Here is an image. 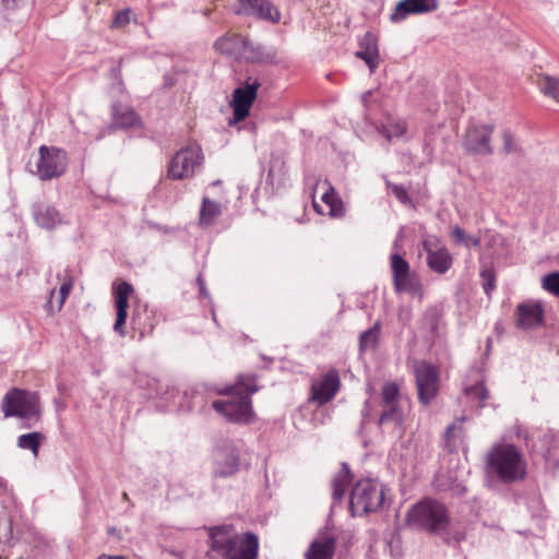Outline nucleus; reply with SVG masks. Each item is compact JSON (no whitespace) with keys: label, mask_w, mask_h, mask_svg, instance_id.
<instances>
[{"label":"nucleus","mask_w":559,"mask_h":559,"mask_svg":"<svg viewBox=\"0 0 559 559\" xmlns=\"http://www.w3.org/2000/svg\"><path fill=\"white\" fill-rule=\"evenodd\" d=\"M259 390L255 376L241 374L236 383L221 391L226 397L212 403V407L230 423L248 424L253 416L251 395Z\"/></svg>","instance_id":"nucleus-1"},{"label":"nucleus","mask_w":559,"mask_h":559,"mask_svg":"<svg viewBox=\"0 0 559 559\" xmlns=\"http://www.w3.org/2000/svg\"><path fill=\"white\" fill-rule=\"evenodd\" d=\"M210 550L223 559H258L259 538L252 533L237 534L233 525L207 528Z\"/></svg>","instance_id":"nucleus-2"},{"label":"nucleus","mask_w":559,"mask_h":559,"mask_svg":"<svg viewBox=\"0 0 559 559\" xmlns=\"http://www.w3.org/2000/svg\"><path fill=\"white\" fill-rule=\"evenodd\" d=\"M451 518L447 507L432 498H425L409 508L406 514L407 525L435 535H444Z\"/></svg>","instance_id":"nucleus-3"},{"label":"nucleus","mask_w":559,"mask_h":559,"mask_svg":"<svg viewBox=\"0 0 559 559\" xmlns=\"http://www.w3.org/2000/svg\"><path fill=\"white\" fill-rule=\"evenodd\" d=\"M487 473L503 483L523 479L526 469L522 454L516 447L508 443L497 444L487 454Z\"/></svg>","instance_id":"nucleus-4"},{"label":"nucleus","mask_w":559,"mask_h":559,"mask_svg":"<svg viewBox=\"0 0 559 559\" xmlns=\"http://www.w3.org/2000/svg\"><path fill=\"white\" fill-rule=\"evenodd\" d=\"M383 485L376 479H360L350 491L349 509L353 515L377 512L383 504Z\"/></svg>","instance_id":"nucleus-5"},{"label":"nucleus","mask_w":559,"mask_h":559,"mask_svg":"<svg viewBox=\"0 0 559 559\" xmlns=\"http://www.w3.org/2000/svg\"><path fill=\"white\" fill-rule=\"evenodd\" d=\"M2 412L5 418L37 420L40 415L39 397L35 392L13 388L3 396Z\"/></svg>","instance_id":"nucleus-6"},{"label":"nucleus","mask_w":559,"mask_h":559,"mask_svg":"<svg viewBox=\"0 0 559 559\" xmlns=\"http://www.w3.org/2000/svg\"><path fill=\"white\" fill-rule=\"evenodd\" d=\"M204 162L202 148L198 144H190L179 150L168 164L167 176L173 180L190 179L200 169Z\"/></svg>","instance_id":"nucleus-7"},{"label":"nucleus","mask_w":559,"mask_h":559,"mask_svg":"<svg viewBox=\"0 0 559 559\" xmlns=\"http://www.w3.org/2000/svg\"><path fill=\"white\" fill-rule=\"evenodd\" d=\"M412 369L415 377L418 401L427 406L439 392V369L426 360H414Z\"/></svg>","instance_id":"nucleus-8"},{"label":"nucleus","mask_w":559,"mask_h":559,"mask_svg":"<svg viewBox=\"0 0 559 559\" xmlns=\"http://www.w3.org/2000/svg\"><path fill=\"white\" fill-rule=\"evenodd\" d=\"M68 158L63 150L41 145L39 147V157L36 162L34 174L40 180H51L63 175L67 170Z\"/></svg>","instance_id":"nucleus-9"},{"label":"nucleus","mask_w":559,"mask_h":559,"mask_svg":"<svg viewBox=\"0 0 559 559\" xmlns=\"http://www.w3.org/2000/svg\"><path fill=\"white\" fill-rule=\"evenodd\" d=\"M493 130L495 128L491 124L469 126L462 141L465 152L476 155H490L492 153L490 140Z\"/></svg>","instance_id":"nucleus-10"},{"label":"nucleus","mask_w":559,"mask_h":559,"mask_svg":"<svg viewBox=\"0 0 559 559\" xmlns=\"http://www.w3.org/2000/svg\"><path fill=\"white\" fill-rule=\"evenodd\" d=\"M341 389V378L337 369L330 368L318 380L311 383L310 400L318 407L330 403Z\"/></svg>","instance_id":"nucleus-11"},{"label":"nucleus","mask_w":559,"mask_h":559,"mask_svg":"<svg viewBox=\"0 0 559 559\" xmlns=\"http://www.w3.org/2000/svg\"><path fill=\"white\" fill-rule=\"evenodd\" d=\"M260 86L261 84L257 79L248 78L243 86L237 87L233 92L231 107L235 122L242 121L248 117Z\"/></svg>","instance_id":"nucleus-12"},{"label":"nucleus","mask_w":559,"mask_h":559,"mask_svg":"<svg viewBox=\"0 0 559 559\" xmlns=\"http://www.w3.org/2000/svg\"><path fill=\"white\" fill-rule=\"evenodd\" d=\"M239 469V451L233 443H226L214 454L213 475L215 477H229Z\"/></svg>","instance_id":"nucleus-13"},{"label":"nucleus","mask_w":559,"mask_h":559,"mask_svg":"<svg viewBox=\"0 0 559 559\" xmlns=\"http://www.w3.org/2000/svg\"><path fill=\"white\" fill-rule=\"evenodd\" d=\"M234 11L238 15L254 16L273 23L281 19L278 10L269 0H238Z\"/></svg>","instance_id":"nucleus-14"},{"label":"nucleus","mask_w":559,"mask_h":559,"mask_svg":"<svg viewBox=\"0 0 559 559\" xmlns=\"http://www.w3.org/2000/svg\"><path fill=\"white\" fill-rule=\"evenodd\" d=\"M336 550V536L329 530L320 531L310 542L304 554L305 559H333Z\"/></svg>","instance_id":"nucleus-15"},{"label":"nucleus","mask_w":559,"mask_h":559,"mask_svg":"<svg viewBox=\"0 0 559 559\" xmlns=\"http://www.w3.org/2000/svg\"><path fill=\"white\" fill-rule=\"evenodd\" d=\"M391 270L396 293L411 292L417 286L416 277L411 273L409 263L399 253H392Z\"/></svg>","instance_id":"nucleus-16"},{"label":"nucleus","mask_w":559,"mask_h":559,"mask_svg":"<svg viewBox=\"0 0 559 559\" xmlns=\"http://www.w3.org/2000/svg\"><path fill=\"white\" fill-rule=\"evenodd\" d=\"M381 431L390 438L397 440L405 433L404 414L401 407H385L377 421Z\"/></svg>","instance_id":"nucleus-17"},{"label":"nucleus","mask_w":559,"mask_h":559,"mask_svg":"<svg viewBox=\"0 0 559 559\" xmlns=\"http://www.w3.org/2000/svg\"><path fill=\"white\" fill-rule=\"evenodd\" d=\"M133 286L128 282H121L115 289V306L117 309V319L114 324V331L120 336H126L124 324L128 317L129 298L133 294Z\"/></svg>","instance_id":"nucleus-18"},{"label":"nucleus","mask_w":559,"mask_h":559,"mask_svg":"<svg viewBox=\"0 0 559 559\" xmlns=\"http://www.w3.org/2000/svg\"><path fill=\"white\" fill-rule=\"evenodd\" d=\"M437 8V0H402L395 5L390 19L392 22L397 23L407 19L411 14L428 13Z\"/></svg>","instance_id":"nucleus-19"},{"label":"nucleus","mask_w":559,"mask_h":559,"mask_svg":"<svg viewBox=\"0 0 559 559\" xmlns=\"http://www.w3.org/2000/svg\"><path fill=\"white\" fill-rule=\"evenodd\" d=\"M240 61L247 63L273 64L277 62V50L272 46H265L246 40V49Z\"/></svg>","instance_id":"nucleus-20"},{"label":"nucleus","mask_w":559,"mask_h":559,"mask_svg":"<svg viewBox=\"0 0 559 559\" xmlns=\"http://www.w3.org/2000/svg\"><path fill=\"white\" fill-rule=\"evenodd\" d=\"M544 310L539 302H523L516 308V325L522 329H532L542 324Z\"/></svg>","instance_id":"nucleus-21"},{"label":"nucleus","mask_w":559,"mask_h":559,"mask_svg":"<svg viewBox=\"0 0 559 559\" xmlns=\"http://www.w3.org/2000/svg\"><path fill=\"white\" fill-rule=\"evenodd\" d=\"M246 40L247 37L239 34H227L214 43V48L223 55L241 60L243 49H246Z\"/></svg>","instance_id":"nucleus-22"},{"label":"nucleus","mask_w":559,"mask_h":559,"mask_svg":"<svg viewBox=\"0 0 559 559\" xmlns=\"http://www.w3.org/2000/svg\"><path fill=\"white\" fill-rule=\"evenodd\" d=\"M33 216L36 224L45 229H52L62 222L59 211L48 203L35 204L33 207Z\"/></svg>","instance_id":"nucleus-23"},{"label":"nucleus","mask_w":559,"mask_h":559,"mask_svg":"<svg viewBox=\"0 0 559 559\" xmlns=\"http://www.w3.org/2000/svg\"><path fill=\"white\" fill-rule=\"evenodd\" d=\"M355 56L364 60L373 72L379 64V50L374 35L367 32L360 43V49L355 52Z\"/></svg>","instance_id":"nucleus-24"},{"label":"nucleus","mask_w":559,"mask_h":559,"mask_svg":"<svg viewBox=\"0 0 559 559\" xmlns=\"http://www.w3.org/2000/svg\"><path fill=\"white\" fill-rule=\"evenodd\" d=\"M425 250L427 251V264L428 266L438 274H444L452 265V257L447 248L440 247L436 250L427 248V243H424Z\"/></svg>","instance_id":"nucleus-25"},{"label":"nucleus","mask_w":559,"mask_h":559,"mask_svg":"<svg viewBox=\"0 0 559 559\" xmlns=\"http://www.w3.org/2000/svg\"><path fill=\"white\" fill-rule=\"evenodd\" d=\"M140 117L129 106H112V128L128 129L140 124Z\"/></svg>","instance_id":"nucleus-26"},{"label":"nucleus","mask_w":559,"mask_h":559,"mask_svg":"<svg viewBox=\"0 0 559 559\" xmlns=\"http://www.w3.org/2000/svg\"><path fill=\"white\" fill-rule=\"evenodd\" d=\"M222 212L223 209L219 202L204 195L199 213V225L203 228L214 225L215 221L222 215Z\"/></svg>","instance_id":"nucleus-27"},{"label":"nucleus","mask_w":559,"mask_h":559,"mask_svg":"<svg viewBox=\"0 0 559 559\" xmlns=\"http://www.w3.org/2000/svg\"><path fill=\"white\" fill-rule=\"evenodd\" d=\"M352 481V474L347 463H342L340 472L332 480V498L335 502H341L344 498L346 488Z\"/></svg>","instance_id":"nucleus-28"},{"label":"nucleus","mask_w":559,"mask_h":559,"mask_svg":"<svg viewBox=\"0 0 559 559\" xmlns=\"http://www.w3.org/2000/svg\"><path fill=\"white\" fill-rule=\"evenodd\" d=\"M45 436L41 432H29L21 435L17 438V447L23 450H29L35 456L38 455L39 447Z\"/></svg>","instance_id":"nucleus-29"},{"label":"nucleus","mask_w":559,"mask_h":559,"mask_svg":"<svg viewBox=\"0 0 559 559\" xmlns=\"http://www.w3.org/2000/svg\"><path fill=\"white\" fill-rule=\"evenodd\" d=\"M400 388L394 382H385L381 390L382 409L399 406Z\"/></svg>","instance_id":"nucleus-30"},{"label":"nucleus","mask_w":559,"mask_h":559,"mask_svg":"<svg viewBox=\"0 0 559 559\" xmlns=\"http://www.w3.org/2000/svg\"><path fill=\"white\" fill-rule=\"evenodd\" d=\"M379 323H376L372 328L361 333L359 337V348L361 352L374 349L379 340Z\"/></svg>","instance_id":"nucleus-31"},{"label":"nucleus","mask_w":559,"mask_h":559,"mask_svg":"<svg viewBox=\"0 0 559 559\" xmlns=\"http://www.w3.org/2000/svg\"><path fill=\"white\" fill-rule=\"evenodd\" d=\"M539 90L547 96L559 102V79L552 76H544L538 81Z\"/></svg>","instance_id":"nucleus-32"},{"label":"nucleus","mask_w":559,"mask_h":559,"mask_svg":"<svg viewBox=\"0 0 559 559\" xmlns=\"http://www.w3.org/2000/svg\"><path fill=\"white\" fill-rule=\"evenodd\" d=\"M322 201L330 206V215H344L343 203L335 197L333 187H329V189L323 193Z\"/></svg>","instance_id":"nucleus-33"},{"label":"nucleus","mask_w":559,"mask_h":559,"mask_svg":"<svg viewBox=\"0 0 559 559\" xmlns=\"http://www.w3.org/2000/svg\"><path fill=\"white\" fill-rule=\"evenodd\" d=\"M465 394L471 400L479 401V407H483L485 405V402L489 397V392L486 389L483 381H479L474 385L465 388Z\"/></svg>","instance_id":"nucleus-34"},{"label":"nucleus","mask_w":559,"mask_h":559,"mask_svg":"<svg viewBox=\"0 0 559 559\" xmlns=\"http://www.w3.org/2000/svg\"><path fill=\"white\" fill-rule=\"evenodd\" d=\"M406 132V124L403 121H395L382 127L381 133L389 141L393 138H400Z\"/></svg>","instance_id":"nucleus-35"},{"label":"nucleus","mask_w":559,"mask_h":559,"mask_svg":"<svg viewBox=\"0 0 559 559\" xmlns=\"http://www.w3.org/2000/svg\"><path fill=\"white\" fill-rule=\"evenodd\" d=\"M480 278L483 281V288H484V292L486 295H490V293L495 289L496 287V274H495V271L492 267L490 266H484L481 270H480Z\"/></svg>","instance_id":"nucleus-36"},{"label":"nucleus","mask_w":559,"mask_h":559,"mask_svg":"<svg viewBox=\"0 0 559 559\" xmlns=\"http://www.w3.org/2000/svg\"><path fill=\"white\" fill-rule=\"evenodd\" d=\"M542 287L559 298V272H552L543 276Z\"/></svg>","instance_id":"nucleus-37"},{"label":"nucleus","mask_w":559,"mask_h":559,"mask_svg":"<svg viewBox=\"0 0 559 559\" xmlns=\"http://www.w3.org/2000/svg\"><path fill=\"white\" fill-rule=\"evenodd\" d=\"M502 141H503V153L506 154H515V153H520V147L518 146V144L515 143L514 139H513V135L511 134V132L509 130H504L502 132Z\"/></svg>","instance_id":"nucleus-38"},{"label":"nucleus","mask_w":559,"mask_h":559,"mask_svg":"<svg viewBox=\"0 0 559 559\" xmlns=\"http://www.w3.org/2000/svg\"><path fill=\"white\" fill-rule=\"evenodd\" d=\"M388 187L401 203L408 204L411 202V198L403 186L388 182Z\"/></svg>","instance_id":"nucleus-39"},{"label":"nucleus","mask_w":559,"mask_h":559,"mask_svg":"<svg viewBox=\"0 0 559 559\" xmlns=\"http://www.w3.org/2000/svg\"><path fill=\"white\" fill-rule=\"evenodd\" d=\"M130 21V10H122L116 13L114 21H112V27H122L126 26Z\"/></svg>","instance_id":"nucleus-40"},{"label":"nucleus","mask_w":559,"mask_h":559,"mask_svg":"<svg viewBox=\"0 0 559 559\" xmlns=\"http://www.w3.org/2000/svg\"><path fill=\"white\" fill-rule=\"evenodd\" d=\"M72 286H73V281H72L71 277L69 280L64 281L61 284L60 289H59V304H60V307H62L63 302L68 298V296H69V294H70V292L72 289Z\"/></svg>","instance_id":"nucleus-41"},{"label":"nucleus","mask_w":559,"mask_h":559,"mask_svg":"<svg viewBox=\"0 0 559 559\" xmlns=\"http://www.w3.org/2000/svg\"><path fill=\"white\" fill-rule=\"evenodd\" d=\"M451 235H452V238L457 243H464L467 240V236H466L465 231L461 227H459V226L453 228Z\"/></svg>","instance_id":"nucleus-42"},{"label":"nucleus","mask_w":559,"mask_h":559,"mask_svg":"<svg viewBox=\"0 0 559 559\" xmlns=\"http://www.w3.org/2000/svg\"><path fill=\"white\" fill-rule=\"evenodd\" d=\"M443 537V539L445 540V543L450 544L451 540H454L456 544L461 543L464 538H465V535L464 533L462 532H455L453 534L452 537H450L449 535V531H447V533L444 535H441Z\"/></svg>","instance_id":"nucleus-43"},{"label":"nucleus","mask_w":559,"mask_h":559,"mask_svg":"<svg viewBox=\"0 0 559 559\" xmlns=\"http://www.w3.org/2000/svg\"><path fill=\"white\" fill-rule=\"evenodd\" d=\"M197 282H198V285H199L200 294L203 297H207L209 293H207L206 287H205V282H204L203 277L201 275L198 276Z\"/></svg>","instance_id":"nucleus-44"},{"label":"nucleus","mask_w":559,"mask_h":559,"mask_svg":"<svg viewBox=\"0 0 559 559\" xmlns=\"http://www.w3.org/2000/svg\"><path fill=\"white\" fill-rule=\"evenodd\" d=\"M465 243H466V246L471 245L473 247H478L480 243V240L477 237H467V240Z\"/></svg>","instance_id":"nucleus-45"},{"label":"nucleus","mask_w":559,"mask_h":559,"mask_svg":"<svg viewBox=\"0 0 559 559\" xmlns=\"http://www.w3.org/2000/svg\"><path fill=\"white\" fill-rule=\"evenodd\" d=\"M2 4L5 9H14L16 7V0H2Z\"/></svg>","instance_id":"nucleus-46"},{"label":"nucleus","mask_w":559,"mask_h":559,"mask_svg":"<svg viewBox=\"0 0 559 559\" xmlns=\"http://www.w3.org/2000/svg\"><path fill=\"white\" fill-rule=\"evenodd\" d=\"M98 559H126V558L123 556L102 555L98 557Z\"/></svg>","instance_id":"nucleus-47"},{"label":"nucleus","mask_w":559,"mask_h":559,"mask_svg":"<svg viewBox=\"0 0 559 559\" xmlns=\"http://www.w3.org/2000/svg\"><path fill=\"white\" fill-rule=\"evenodd\" d=\"M368 411H369V402H368V401H366V402H365V407H364V409H362V412H361V413H362V417H364V418H365V417H367V415H368Z\"/></svg>","instance_id":"nucleus-48"},{"label":"nucleus","mask_w":559,"mask_h":559,"mask_svg":"<svg viewBox=\"0 0 559 559\" xmlns=\"http://www.w3.org/2000/svg\"><path fill=\"white\" fill-rule=\"evenodd\" d=\"M164 393H165V391L162 388L158 386V388L155 389V395L156 396L163 395Z\"/></svg>","instance_id":"nucleus-49"},{"label":"nucleus","mask_w":559,"mask_h":559,"mask_svg":"<svg viewBox=\"0 0 559 559\" xmlns=\"http://www.w3.org/2000/svg\"><path fill=\"white\" fill-rule=\"evenodd\" d=\"M452 430H453V426L448 427V429H447V437L450 436Z\"/></svg>","instance_id":"nucleus-50"},{"label":"nucleus","mask_w":559,"mask_h":559,"mask_svg":"<svg viewBox=\"0 0 559 559\" xmlns=\"http://www.w3.org/2000/svg\"><path fill=\"white\" fill-rule=\"evenodd\" d=\"M221 183H222L221 180H216V181L212 182L211 186L215 187V186H219Z\"/></svg>","instance_id":"nucleus-51"},{"label":"nucleus","mask_w":559,"mask_h":559,"mask_svg":"<svg viewBox=\"0 0 559 559\" xmlns=\"http://www.w3.org/2000/svg\"><path fill=\"white\" fill-rule=\"evenodd\" d=\"M131 323L135 324V313H133L132 317H131Z\"/></svg>","instance_id":"nucleus-52"},{"label":"nucleus","mask_w":559,"mask_h":559,"mask_svg":"<svg viewBox=\"0 0 559 559\" xmlns=\"http://www.w3.org/2000/svg\"><path fill=\"white\" fill-rule=\"evenodd\" d=\"M313 207H314L318 212H320V211H319V209H318V205H317L316 203L313 204Z\"/></svg>","instance_id":"nucleus-53"}]
</instances>
